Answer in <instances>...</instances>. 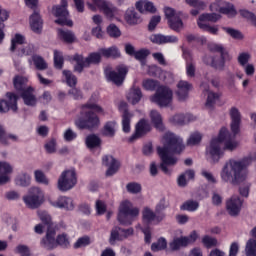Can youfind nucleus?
Masks as SVG:
<instances>
[{
  "mask_svg": "<svg viewBox=\"0 0 256 256\" xmlns=\"http://www.w3.org/2000/svg\"><path fill=\"white\" fill-rule=\"evenodd\" d=\"M253 159L244 157L241 160L230 159L223 166L220 177L224 183H230L234 187L243 185L247 181V167L251 165Z\"/></svg>",
  "mask_w": 256,
  "mask_h": 256,
  "instance_id": "nucleus-1",
  "label": "nucleus"
},
{
  "mask_svg": "<svg viewBox=\"0 0 256 256\" xmlns=\"http://www.w3.org/2000/svg\"><path fill=\"white\" fill-rule=\"evenodd\" d=\"M157 154L160 155H181L185 151L183 138L177 136L173 132H166L163 136V146H157Z\"/></svg>",
  "mask_w": 256,
  "mask_h": 256,
  "instance_id": "nucleus-2",
  "label": "nucleus"
},
{
  "mask_svg": "<svg viewBox=\"0 0 256 256\" xmlns=\"http://www.w3.org/2000/svg\"><path fill=\"white\" fill-rule=\"evenodd\" d=\"M229 135V130L227 128L222 127L219 131L218 137L213 138L210 141L209 147L206 149V153L210 155V159H212L213 163H219V160L223 155H225L224 150L221 149V145H223V142L225 139H227V136Z\"/></svg>",
  "mask_w": 256,
  "mask_h": 256,
  "instance_id": "nucleus-3",
  "label": "nucleus"
},
{
  "mask_svg": "<svg viewBox=\"0 0 256 256\" xmlns=\"http://www.w3.org/2000/svg\"><path fill=\"white\" fill-rule=\"evenodd\" d=\"M135 217H139V208H133V204L128 200L122 202L117 215V221L120 223V225H124V227L133 225Z\"/></svg>",
  "mask_w": 256,
  "mask_h": 256,
  "instance_id": "nucleus-4",
  "label": "nucleus"
},
{
  "mask_svg": "<svg viewBox=\"0 0 256 256\" xmlns=\"http://www.w3.org/2000/svg\"><path fill=\"white\" fill-rule=\"evenodd\" d=\"M101 51L92 52L86 58L82 54H74L72 61H75L74 71L76 73H83L85 68L91 67V65H99L101 63Z\"/></svg>",
  "mask_w": 256,
  "mask_h": 256,
  "instance_id": "nucleus-5",
  "label": "nucleus"
},
{
  "mask_svg": "<svg viewBox=\"0 0 256 256\" xmlns=\"http://www.w3.org/2000/svg\"><path fill=\"white\" fill-rule=\"evenodd\" d=\"M67 7H69L67 0H61L60 4L52 6V15L56 17L54 21L56 25L73 27V20L69 19V10Z\"/></svg>",
  "mask_w": 256,
  "mask_h": 256,
  "instance_id": "nucleus-6",
  "label": "nucleus"
},
{
  "mask_svg": "<svg viewBox=\"0 0 256 256\" xmlns=\"http://www.w3.org/2000/svg\"><path fill=\"white\" fill-rule=\"evenodd\" d=\"M75 125L81 130L88 129V131H94V129H98L99 125H101V120L95 112L90 110L84 112L83 117L75 121Z\"/></svg>",
  "mask_w": 256,
  "mask_h": 256,
  "instance_id": "nucleus-7",
  "label": "nucleus"
},
{
  "mask_svg": "<svg viewBox=\"0 0 256 256\" xmlns=\"http://www.w3.org/2000/svg\"><path fill=\"white\" fill-rule=\"evenodd\" d=\"M23 201L29 209H39L45 202V194L39 187H31L28 194L23 196Z\"/></svg>",
  "mask_w": 256,
  "mask_h": 256,
  "instance_id": "nucleus-8",
  "label": "nucleus"
},
{
  "mask_svg": "<svg viewBox=\"0 0 256 256\" xmlns=\"http://www.w3.org/2000/svg\"><path fill=\"white\" fill-rule=\"evenodd\" d=\"M151 101L159 107H170L173 103V90L167 86H159L151 97Z\"/></svg>",
  "mask_w": 256,
  "mask_h": 256,
  "instance_id": "nucleus-9",
  "label": "nucleus"
},
{
  "mask_svg": "<svg viewBox=\"0 0 256 256\" xmlns=\"http://www.w3.org/2000/svg\"><path fill=\"white\" fill-rule=\"evenodd\" d=\"M75 185H77V172H75V169L62 172L58 179L59 191H70Z\"/></svg>",
  "mask_w": 256,
  "mask_h": 256,
  "instance_id": "nucleus-10",
  "label": "nucleus"
},
{
  "mask_svg": "<svg viewBox=\"0 0 256 256\" xmlns=\"http://www.w3.org/2000/svg\"><path fill=\"white\" fill-rule=\"evenodd\" d=\"M198 237L197 231L194 230L189 236L175 237L173 241L169 243V247L171 251H179V249L188 247L191 243H195Z\"/></svg>",
  "mask_w": 256,
  "mask_h": 256,
  "instance_id": "nucleus-11",
  "label": "nucleus"
},
{
  "mask_svg": "<svg viewBox=\"0 0 256 256\" xmlns=\"http://www.w3.org/2000/svg\"><path fill=\"white\" fill-rule=\"evenodd\" d=\"M6 98L0 100V113H9V111H13L17 113L19 107L17 106V102L19 101V95L14 92H7Z\"/></svg>",
  "mask_w": 256,
  "mask_h": 256,
  "instance_id": "nucleus-12",
  "label": "nucleus"
},
{
  "mask_svg": "<svg viewBox=\"0 0 256 256\" xmlns=\"http://www.w3.org/2000/svg\"><path fill=\"white\" fill-rule=\"evenodd\" d=\"M127 73H129V69L126 66H117L116 71L105 72V75L107 81H111L117 87H121L125 81V77H127Z\"/></svg>",
  "mask_w": 256,
  "mask_h": 256,
  "instance_id": "nucleus-13",
  "label": "nucleus"
},
{
  "mask_svg": "<svg viewBox=\"0 0 256 256\" xmlns=\"http://www.w3.org/2000/svg\"><path fill=\"white\" fill-rule=\"evenodd\" d=\"M102 165L108 167L105 172V177H113V175L119 173V169H121V162L117 158H114L113 155L103 156Z\"/></svg>",
  "mask_w": 256,
  "mask_h": 256,
  "instance_id": "nucleus-14",
  "label": "nucleus"
},
{
  "mask_svg": "<svg viewBox=\"0 0 256 256\" xmlns=\"http://www.w3.org/2000/svg\"><path fill=\"white\" fill-rule=\"evenodd\" d=\"M40 245L47 249V251L57 249V230L55 228H48L46 235L40 241Z\"/></svg>",
  "mask_w": 256,
  "mask_h": 256,
  "instance_id": "nucleus-15",
  "label": "nucleus"
},
{
  "mask_svg": "<svg viewBox=\"0 0 256 256\" xmlns=\"http://www.w3.org/2000/svg\"><path fill=\"white\" fill-rule=\"evenodd\" d=\"M243 207V200L237 195H233L226 202V211L230 215V217H239L241 213V208Z\"/></svg>",
  "mask_w": 256,
  "mask_h": 256,
  "instance_id": "nucleus-16",
  "label": "nucleus"
},
{
  "mask_svg": "<svg viewBox=\"0 0 256 256\" xmlns=\"http://www.w3.org/2000/svg\"><path fill=\"white\" fill-rule=\"evenodd\" d=\"M147 133H151V124L146 119L142 118L136 124L135 133L129 138V142L133 143L135 139H141V137H145Z\"/></svg>",
  "mask_w": 256,
  "mask_h": 256,
  "instance_id": "nucleus-17",
  "label": "nucleus"
},
{
  "mask_svg": "<svg viewBox=\"0 0 256 256\" xmlns=\"http://www.w3.org/2000/svg\"><path fill=\"white\" fill-rule=\"evenodd\" d=\"M94 5L100 9V11H103L104 15L107 17V19H114L115 14L118 13L119 9L115 7V5L111 4V2L106 0H92Z\"/></svg>",
  "mask_w": 256,
  "mask_h": 256,
  "instance_id": "nucleus-18",
  "label": "nucleus"
},
{
  "mask_svg": "<svg viewBox=\"0 0 256 256\" xmlns=\"http://www.w3.org/2000/svg\"><path fill=\"white\" fill-rule=\"evenodd\" d=\"M229 115L231 118L230 129L233 136L236 137L241 131V112L239 108L232 107L229 111Z\"/></svg>",
  "mask_w": 256,
  "mask_h": 256,
  "instance_id": "nucleus-19",
  "label": "nucleus"
},
{
  "mask_svg": "<svg viewBox=\"0 0 256 256\" xmlns=\"http://www.w3.org/2000/svg\"><path fill=\"white\" fill-rule=\"evenodd\" d=\"M158 157H160L161 159L159 169H161L162 173H164L165 175H171L172 170L169 169V167H173L177 165V162L179 161V159L175 156L164 155V154H158Z\"/></svg>",
  "mask_w": 256,
  "mask_h": 256,
  "instance_id": "nucleus-20",
  "label": "nucleus"
},
{
  "mask_svg": "<svg viewBox=\"0 0 256 256\" xmlns=\"http://www.w3.org/2000/svg\"><path fill=\"white\" fill-rule=\"evenodd\" d=\"M29 25L33 33L41 35V33L43 32V18L41 17V13L39 12V10H34L33 13L30 15Z\"/></svg>",
  "mask_w": 256,
  "mask_h": 256,
  "instance_id": "nucleus-21",
  "label": "nucleus"
},
{
  "mask_svg": "<svg viewBox=\"0 0 256 256\" xmlns=\"http://www.w3.org/2000/svg\"><path fill=\"white\" fill-rule=\"evenodd\" d=\"M119 110L123 111L122 114V129L124 133H129L131 131V118L133 117V114L129 112V109L127 108L126 102H120L119 104Z\"/></svg>",
  "mask_w": 256,
  "mask_h": 256,
  "instance_id": "nucleus-22",
  "label": "nucleus"
},
{
  "mask_svg": "<svg viewBox=\"0 0 256 256\" xmlns=\"http://www.w3.org/2000/svg\"><path fill=\"white\" fill-rule=\"evenodd\" d=\"M176 95L178 97V101L185 102L189 99V91L193 89V85L187 81L180 80L177 84Z\"/></svg>",
  "mask_w": 256,
  "mask_h": 256,
  "instance_id": "nucleus-23",
  "label": "nucleus"
},
{
  "mask_svg": "<svg viewBox=\"0 0 256 256\" xmlns=\"http://www.w3.org/2000/svg\"><path fill=\"white\" fill-rule=\"evenodd\" d=\"M142 219L143 222L146 223V227H149L153 221H156V223H161V221H163V215H159L156 211L153 212L151 208L145 207L142 212Z\"/></svg>",
  "mask_w": 256,
  "mask_h": 256,
  "instance_id": "nucleus-24",
  "label": "nucleus"
},
{
  "mask_svg": "<svg viewBox=\"0 0 256 256\" xmlns=\"http://www.w3.org/2000/svg\"><path fill=\"white\" fill-rule=\"evenodd\" d=\"M33 91H35V89L30 86L20 94L21 99H23V102L27 107H35V105H37V97L33 94Z\"/></svg>",
  "mask_w": 256,
  "mask_h": 256,
  "instance_id": "nucleus-25",
  "label": "nucleus"
},
{
  "mask_svg": "<svg viewBox=\"0 0 256 256\" xmlns=\"http://www.w3.org/2000/svg\"><path fill=\"white\" fill-rule=\"evenodd\" d=\"M152 43L164 45L165 43H177L179 39L176 36H165L163 34H154L150 37Z\"/></svg>",
  "mask_w": 256,
  "mask_h": 256,
  "instance_id": "nucleus-26",
  "label": "nucleus"
},
{
  "mask_svg": "<svg viewBox=\"0 0 256 256\" xmlns=\"http://www.w3.org/2000/svg\"><path fill=\"white\" fill-rule=\"evenodd\" d=\"M185 2L187 5L194 8L190 11V15L193 17H197V15H199L201 11H205V8L207 7V4L202 0H185Z\"/></svg>",
  "mask_w": 256,
  "mask_h": 256,
  "instance_id": "nucleus-27",
  "label": "nucleus"
},
{
  "mask_svg": "<svg viewBox=\"0 0 256 256\" xmlns=\"http://www.w3.org/2000/svg\"><path fill=\"white\" fill-rule=\"evenodd\" d=\"M124 19L128 25H139L142 21L141 16H139L133 7L126 10Z\"/></svg>",
  "mask_w": 256,
  "mask_h": 256,
  "instance_id": "nucleus-28",
  "label": "nucleus"
},
{
  "mask_svg": "<svg viewBox=\"0 0 256 256\" xmlns=\"http://www.w3.org/2000/svg\"><path fill=\"white\" fill-rule=\"evenodd\" d=\"M102 144L103 140H101L97 134H90L85 139V145L90 151H93V149H101Z\"/></svg>",
  "mask_w": 256,
  "mask_h": 256,
  "instance_id": "nucleus-29",
  "label": "nucleus"
},
{
  "mask_svg": "<svg viewBox=\"0 0 256 256\" xmlns=\"http://www.w3.org/2000/svg\"><path fill=\"white\" fill-rule=\"evenodd\" d=\"M27 81V78L20 75H16L13 78L14 89L16 93H18V95H21L22 93H25V91H27Z\"/></svg>",
  "mask_w": 256,
  "mask_h": 256,
  "instance_id": "nucleus-30",
  "label": "nucleus"
},
{
  "mask_svg": "<svg viewBox=\"0 0 256 256\" xmlns=\"http://www.w3.org/2000/svg\"><path fill=\"white\" fill-rule=\"evenodd\" d=\"M99 51L102 54V57H104L105 59H119V57H121V52L119 51V48H117V46L100 48Z\"/></svg>",
  "mask_w": 256,
  "mask_h": 256,
  "instance_id": "nucleus-31",
  "label": "nucleus"
},
{
  "mask_svg": "<svg viewBox=\"0 0 256 256\" xmlns=\"http://www.w3.org/2000/svg\"><path fill=\"white\" fill-rule=\"evenodd\" d=\"M150 119L157 131L162 133L165 131V125H163V117H161V114L157 110H152L150 112Z\"/></svg>",
  "mask_w": 256,
  "mask_h": 256,
  "instance_id": "nucleus-32",
  "label": "nucleus"
},
{
  "mask_svg": "<svg viewBox=\"0 0 256 256\" xmlns=\"http://www.w3.org/2000/svg\"><path fill=\"white\" fill-rule=\"evenodd\" d=\"M233 57L229 53H224L222 56H220V61H216L215 58L212 61V69H215V71H225V63L227 61H231Z\"/></svg>",
  "mask_w": 256,
  "mask_h": 256,
  "instance_id": "nucleus-33",
  "label": "nucleus"
},
{
  "mask_svg": "<svg viewBox=\"0 0 256 256\" xmlns=\"http://www.w3.org/2000/svg\"><path fill=\"white\" fill-rule=\"evenodd\" d=\"M54 207H58L59 209H66V211H73L75 206L73 205V199L65 196H61L58 200L53 204Z\"/></svg>",
  "mask_w": 256,
  "mask_h": 256,
  "instance_id": "nucleus-34",
  "label": "nucleus"
},
{
  "mask_svg": "<svg viewBox=\"0 0 256 256\" xmlns=\"http://www.w3.org/2000/svg\"><path fill=\"white\" fill-rule=\"evenodd\" d=\"M129 103L137 105L141 99H143V92L139 87H132L127 95Z\"/></svg>",
  "mask_w": 256,
  "mask_h": 256,
  "instance_id": "nucleus-35",
  "label": "nucleus"
},
{
  "mask_svg": "<svg viewBox=\"0 0 256 256\" xmlns=\"http://www.w3.org/2000/svg\"><path fill=\"white\" fill-rule=\"evenodd\" d=\"M251 235L254 239H249L246 243V256H256V226L251 230Z\"/></svg>",
  "mask_w": 256,
  "mask_h": 256,
  "instance_id": "nucleus-36",
  "label": "nucleus"
},
{
  "mask_svg": "<svg viewBox=\"0 0 256 256\" xmlns=\"http://www.w3.org/2000/svg\"><path fill=\"white\" fill-rule=\"evenodd\" d=\"M58 35L60 37V39L62 41H64V43H68V45H71L72 43H75L76 41V37H75V33H73V31L71 30H63V29H59L58 30Z\"/></svg>",
  "mask_w": 256,
  "mask_h": 256,
  "instance_id": "nucleus-37",
  "label": "nucleus"
},
{
  "mask_svg": "<svg viewBox=\"0 0 256 256\" xmlns=\"http://www.w3.org/2000/svg\"><path fill=\"white\" fill-rule=\"evenodd\" d=\"M219 97H221L219 93L208 91V96L205 103L206 109H209V111H213V109H215V103H217V99H219Z\"/></svg>",
  "mask_w": 256,
  "mask_h": 256,
  "instance_id": "nucleus-38",
  "label": "nucleus"
},
{
  "mask_svg": "<svg viewBox=\"0 0 256 256\" xmlns=\"http://www.w3.org/2000/svg\"><path fill=\"white\" fill-rule=\"evenodd\" d=\"M168 27L176 33H181V29H183L184 27L183 20L181 19V17L176 16V18L168 20Z\"/></svg>",
  "mask_w": 256,
  "mask_h": 256,
  "instance_id": "nucleus-39",
  "label": "nucleus"
},
{
  "mask_svg": "<svg viewBox=\"0 0 256 256\" xmlns=\"http://www.w3.org/2000/svg\"><path fill=\"white\" fill-rule=\"evenodd\" d=\"M117 125V122L115 121H109L106 122L102 129V135L104 137H115V126Z\"/></svg>",
  "mask_w": 256,
  "mask_h": 256,
  "instance_id": "nucleus-40",
  "label": "nucleus"
},
{
  "mask_svg": "<svg viewBox=\"0 0 256 256\" xmlns=\"http://www.w3.org/2000/svg\"><path fill=\"white\" fill-rule=\"evenodd\" d=\"M32 61L35 65L36 69H38V71H45V69H47V67H48L45 59L42 56H39L37 54L32 56Z\"/></svg>",
  "mask_w": 256,
  "mask_h": 256,
  "instance_id": "nucleus-41",
  "label": "nucleus"
},
{
  "mask_svg": "<svg viewBox=\"0 0 256 256\" xmlns=\"http://www.w3.org/2000/svg\"><path fill=\"white\" fill-rule=\"evenodd\" d=\"M221 19V14L217 13H203L199 16L198 22L200 21H209L210 23H217Z\"/></svg>",
  "mask_w": 256,
  "mask_h": 256,
  "instance_id": "nucleus-42",
  "label": "nucleus"
},
{
  "mask_svg": "<svg viewBox=\"0 0 256 256\" xmlns=\"http://www.w3.org/2000/svg\"><path fill=\"white\" fill-rule=\"evenodd\" d=\"M219 13H222V15H228V17H236L237 9H235V5L227 3L225 7L219 8Z\"/></svg>",
  "mask_w": 256,
  "mask_h": 256,
  "instance_id": "nucleus-43",
  "label": "nucleus"
},
{
  "mask_svg": "<svg viewBox=\"0 0 256 256\" xmlns=\"http://www.w3.org/2000/svg\"><path fill=\"white\" fill-rule=\"evenodd\" d=\"M167 249V240L163 237H160L157 242L152 243L151 251L157 253V251H165Z\"/></svg>",
  "mask_w": 256,
  "mask_h": 256,
  "instance_id": "nucleus-44",
  "label": "nucleus"
},
{
  "mask_svg": "<svg viewBox=\"0 0 256 256\" xmlns=\"http://www.w3.org/2000/svg\"><path fill=\"white\" fill-rule=\"evenodd\" d=\"M223 31H225L227 34L232 37V39H236L238 41H243L245 39V36L243 33L237 29L231 28V27H223Z\"/></svg>",
  "mask_w": 256,
  "mask_h": 256,
  "instance_id": "nucleus-45",
  "label": "nucleus"
},
{
  "mask_svg": "<svg viewBox=\"0 0 256 256\" xmlns=\"http://www.w3.org/2000/svg\"><path fill=\"white\" fill-rule=\"evenodd\" d=\"M63 75L66 79V83L68 87H76L77 86V76L71 72V70H63Z\"/></svg>",
  "mask_w": 256,
  "mask_h": 256,
  "instance_id": "nucleus-46",
  "label": "nucleus"
},
{
  "mask_svg": "<svg viewBox=\"0 0 256 256\" xmlns=\"http://www.w3.org/2000/svg\"><path fill=\"white\" fill-rule=\"evenodd\" d=\"M34 178L36 183H39L40 185H49V178H47V175H45L43 170L34 171Z\"/></svg>",
  "mask_w": 256,
  "mask_h": 256,
  "instance_id": "nucleus-47",
  "label": "nucleus"
},
{
  "mask_svg": "<svg viewBox=\"0 0 256 256\" xmlns=\"http://www.w3.org/2000/svg\"><path fill=\"white\" fill-rule=\"evenodd\" d=\"M25 44V36L21 34H15V37L11 40V47L10 51L11 53H15L17 50V45H23Z\"/></svg>",
  "mask_w": 256,
  "mask_h": 256,
  "instance_id": "nucleus-48",
  "label": "nucleus"
},
{
  "mask_svg": "<svg viewBox=\"0 0 256 256\" xmlns=\"http://www.w3.org/2000/svg\"><path fill=\"white\" fill-rule=\"evenodd\" d=\"M181 211H197L199 209V202L195 200H187L180 206Z\"/></svg>",
  "mask_w": 256,
  "mask_h": 256,
  "instance_id": "nucleus-49",
  "label": "nucleus"
},
{
  "mask_svg": "<svg viewBox=\"0 0 256 256\" xmlns=\"http://www.w3.org/2000/svg\"><path fill=\"white\" fill-rule=\"evenodd\" d=\"M16 185H19L20 187H29L31 185V176L27 173H24L20 176H18L15 179Z\"/></svg>",
  "mask_w": 256,
  "mask_h": 256,
  "instance_id": "nucleus-50",
  "label": "nucleus"
},
{
  "mask_svg": "<svg viewBox=\"0 0 256 256\" xmlns=\"http://www.w3.org/2000/svg\"><path fill=\"white\" fill-rule=\"evenodd\" d=\"M64 63H65V58L63 57V53H61L59 50H54L55 69H63Z\"/></svg>",
  "mask_w": 256,
  "mask_h": 256,
  "instance_id": "nucleus-51",
  "label": "nucleus"
},
{
  "mask_svg": "<svg viewBox=\"0 0 256 256\" xmlns=\"http://www.w3.org/2000/svg\"><path fill=\"white\" fill-rule=\"evenodd\" d=\"M106 33L109 35V37H111L112 39H119V37H121V30L119 29V27H117V25L115 24H110L107 28H106Z\"/></svg>",
  "mask_w": 256,
  "mask_h": 256,
  "instance_id": "nucleus-52",
  "label": "nucleus"
},
{
  "mask_svg": "<svg viewBox=\"0 0 256 256\" xmlns=\"http://www.w3.org/2000/svg\"><path fill=\"white\" fill-rule=\"evenodd\" d=\"M203 139V135H201V133L199 132H194L190 135V137L187 140V145L188 146H195V145H199V143H201Z\"/></svg>",
  "mask_w": 256,
  "mask_h": 256,
  "instance_id": "nucleus-53",
  "label": "nucleus"
},
{
  "mask_svg": "<svg viewBox=\"0 0 256 256\" xmlns=\"http://www.w3.org/2000/svg\"><path fill=\"white\" fill-rule=\"evenodd\" d=\"M82 107L83 109H91L92 111H95V113H100V115H105V110L103 107L99 106L97 103L91 102V100L84 104Z\"/></svg>",
  "mask_w": 256,
  "mask_h": 256,
  "instance_id": "nucleus-54",
  "label": "nucleus"
},
{
  "mask_svg": "<svg viewBox=\"0 0 256 256\" xmlns=\"http://www.w3.org/2000/svg\"><path fill=\"white\" fill-rule=\"evenodd\" d=\"M167 207H169V202H167L165 198H162L156 205L155 212L157 215H163V219H165V213H163V211H165Z\"/></svg>",
  "mask_w": 256,
  "mask_h": 256,
  "instance_id": "nucleus-55",
  "label": "nucleus"
},
{
  "mask_svg": "<svg viewBox=\"0 0 256 256\" xmlns=\"http://www.w3.org/2000/svg\"><path fill=\"white\" fill-rule=\"evenodd\" d=\"M141 184L137 182H130L126 185V191L132 195H137L141 193Z\"/></svg>",
  "mask_w": 256,
  "mask_h": 256,
  "instance_id": "nucleus-56",
  "label": "nucleus"
},
{
  "mask_svg": "<svg viewBox=\"0 0 256 256\" xmlns=\"http://www.w3.org/2000/svg\"><path fill=\"white\" fill-rule=\"evenodd\" d=\"M14 252L17 255H21V256H31V249L29 248V246L25 244H19L18 246H16V248L14 249Z\"/></svg>",
  "mask_w": 256,
  "mask_h": 256,
  "instance_id": "nucleus-57",
  "label": "nucleus"
},
{
  "mask_svg": "<svg viewBox=\"0 0 256 256\" xmlns=\"http://www.w3.org/2000/svg\"><path fill=\"white\" fill-rule=\"evenodd\" d=\"M119 231H121V227H114L110 232L109 243L110 245H115L116 241H121V236L119 235Z\"/></svg>",
  "mask_w": 256,
  "mask_h": 256,
  "instance_id": "nucleus-58",
  "label": "nucleus"
},
{
  "mask_svg": "<svg viewBox=\"0 0 256 256\" xmlns=\"http://www.w3.org/2000/svg\"><path fill=\"white\" fill-rule=\"evenodd\" d=\"M157 85H159V81L153 79H146L142 82V87H144L146 91H155Z\"/></svg>",
  "mask_w": 256,
  "mask_h": 256,
  "instance_id": "nucleus-59",
  "label": "nucleus"
},
{
  "mask_svg": "<svg viewBox=\"0 0 256 256\" xmlns=\"http://www.w3.org/2000/svg\"><path fill=\"white\" fill-rule=\"evenodd\" d=\"M202 243L207 249H211V247H217L218 241L216 238H213L209 235H205L202 238Z\"/></svg>",
  "mask_w": 256,
  "mask_h": 256,
  "instance_id": "nucleus-60",
  "label": "nucleus"
},
{
  "mask_svg": "<svg viewBox=\"0 0 256 256\" xmlns=\"http://www.w3.org/2000/svg\"><path fill=\"white\" fill-rule=\"evenodd\" d=\"M40 220L44 225H46L47 229H55L53 225V220L51 219V215L43 212L40 214Z\"/></svg>",
  "mask_w": 256,
  "mask_h": 256,
  "instance_id": "nucleus-61",
  "label": "nucleus"
},
{
  "mask_svg": "<svg viewBox=\"0 0 256 256\" xmlns=\"http://www.w3.org/2000/svg\"><path fill=\"white\" fill-rule=\"evenodd\" d=\"M239 13L241 15V17H243L244 19H247L248 21H252V23H254L256 25V16L255 13L246 10V9H240Z\"/></svg>",
  "mask_w": 256,
  "mask_h": 256,
  "instance_id": "nucleus-62",
  "label": "nucleus"
},
{
  "mask_svg": "<svg viewBox=\"0 0 256 256\" xmlns=\"http://www.w3.org/2000/svg\"><path fill=\"white\" fill-rule=\"evenodd\" d=\"M69 245V238L67 234L63 233L56 237V247H67Z\"/></svg>",
  "mask_w": 256,
  "mask_h": 256,
  "instance_id": "nucleus-63",
  "label": "nucleus"
},
{
  "mask_svg": "<svg viewBox=\"0 0 256 256\" xmlns=\"http://www.w3.org/2000/svg\"><path fill=\"white\" fill-rule=\"evenodd\" d=\"M161 23V16L154 15L151 17L150 22L148 24V31L153 32L157 29V25Z\"/></svg>",
  "mask_w": 256,
  "mask_h": 256,
  "instance_id": "nucleus-64",
  "label": "nucleus"
}]
</instances>
